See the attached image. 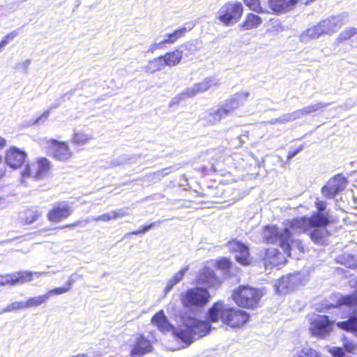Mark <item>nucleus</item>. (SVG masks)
<instances>
[{"instance_id": "1", "label": "nucleus", "mask_w": 357, "mask_h": 357, "mask_svg": "<svg viewBox=\"0 0 357 357\" xmlns=\"http://www.w3.org/2000/svg\"><path fill=\"white\" fill-rule=\"evenodd\" d=\"M206 319L212 323L221 322L231 329H241L249 322L250 315L242 309L229 306L224 301L218 300L208 309Z\"/></svg>"}, {"instance_id": "2", "label": "nucleus", "mask_w": 357, "mask_h": 357, "mask_svg": "<svg viewBox=\"0 0 357 357\" xmlns=\"http://www.w3.org/2000/svg\"><path fill=\"white\" fill-rule=\"evenodd\" d=\"M263 296L262 289L248 284H241L232 290L231 298L237 306L254 310L259 305Z\"/></svg>"}, {"instance_id": "3", "label": "nucleus", "mask_w": 357, "mask_h": 357, "mask_svg": "<svg viewBox=\"0 0 357 357\" xmlns=\"http://www.w3.org/2000/svg\"><path fill=\"white\" fill-rule=\"evenodd\" d=\"M333 222L328 213L315 212L310 217L293 218L289 222L288 229L298 233H308L313 226H328Z\"/></svg>"}, {"instance_id": "4", "label": "nucleus", "mask_w": 357, "mask_h": 357, "mask_svg": "<svg viewBox=\"0 0 357 357\" xmlns=\"http://www.w3.org/2000/svg\"><path fill=\"white\" fill-rule=\"evenodd\" d=\"M263 238L265 242L268 243H275L279 241L280 246L282 248L284 252L288 255H291V232L287 228H284L280 231L278 227L275 225H266L263 229Z\"/></svg>"}, {"instance_id": "5", "label": "nucleus", "mask_w": 357, "mask_h": 357, "mask_svg": "<svg viewBox=\"0 0 357 357\" xmlns=\"http://www.w3.org/2000/svg\"><path fill=\"white\" fill-rule=\"evenodd\" d=\"M211 298V296L207 288L195 287L183 293L180 300L185 307L202 308L209 303Z\"/></svg>"}, {"instance_id": "6", "label": "nucleus", "mask_w": 357, "mask_h": 357, "mask_svg": "<svg viewBox=\"0 0 357 357\" xmlns=\"http://www.w3.org/2000/svg\"><path fill=\"white\" fill-rule=\"evenodd\" d=\"M244 12L243 4L239 1H228L222 5L217 14V20L224 26H229L236 24Z\"/></svg>"}, {"instance_id": "7", "label": "nucleus", "mask_w": 357, "mask_h": 357, "mask_svg": "<svg viewBox=\"0 0 357 357\" xmlns=\"http://www.w3.org/2000/svg\"><path fill=\"white\" fill-rule=\"evenodd\" d=\"M210 321L191 319L185 328L178 331V337L184 342L190 343L195 337H202L207 335L211 330Z\"/></svg>"}, {"instance_id": "8", "label": "nucleus", "mask_w": 357, "mask_h": 357, "mask_svg": "<svg viewBox=\"0 0 357 357\" xmlns=\"http://www.w3.org/2000/svg\"><path fill=\"white\" fill-rule=\"evenodd\" d=\"M334 321L327 315L315 314L309 321V333L311 336L325 338L333 331Z\"/></svg>"}, {"instance_id": "9", "label": "nucleus", "mask_w": 357, "mask_h": 357, "mask_svg": "<svg viewBox=\"0 0 357 357\" xmlns=\"http://www.w3.org/2000/svg\"><path fill=\"white\" fill-rule=\"evenodd\" d=\"M156 340L149 338L144 333H137L132 340L129 351L130 357H143L154 351Z\"/></svg>"}, {"instance_id": "10", "label": "nucleus", "mask_w": 357, "mask_h": 357, "mask_svg": "<svg viewBox=\"0 0 357 357\" xmlns=\"http://www.w3.org/2000/svg\"><path fill=\"white\" fill-rule=\"evenodd\" d=\"M51 162L45 157H39L36 161L31 164H27L21 175L23 178L31 177L36 180H39L46 176L51 169Z\"/></svg>"}, {"instance_id": "11", "label": "nucleus", "mask_w": 357, "mask_h": 357, "mask_svg": "<svg viewBox=\"0 0 357 357\" xmlns=\"http://www.w3.org/2000/svg\"><path fill=\"white\" fill-rule=\"evenodd\" d=\"M50 155L55 160L67 162L73 158V152L66 141L50 139L47 142Z\"/></svg>"}, {"instance_id": "12", "label": "nucleus", "mask_w": 357, "mask_h": 357, "mask_svg": "<svg viewBox=\"0 0 357 357\" xmlns=\"http://www.w3.org/2000/svg\"><path fill=\"white\" fill-rule=\"evenodd\" d=\"M27 158L26 152L14 146H10L5 152L6 164L13 169L22 167Z\"/></svg>"}, {"instance_id": "13", "label": "nucleus", "mask_w": 357, "mask_h": 357, "mask_svg": "<svg viewBox=\"0 0 357 357\" xmlns=\"http://www.w3.org/2000/svg\"><path fill=\"white\" fill-rule=\"evenodd\" d=\"M347 183V181L344 176L340 174L335 175L323 186L321 192L326 198H333L345 188Z\"/></svg>"}, {"instance_id": "14", "label": "nucleus", "mask_w": 357, "mask_h": 357, "mask_svg": "<svg viewBox=\"0 0 357 357\" xmlns=\"http://www.w3.org/2000/svg\"><path fill=\"white\" fill-rule=\"evenodd\" d=\"M72 207L64 202H57L47 213V220L58 223L67 219L72 214Z\"/></svg>"}, {"instance_id": "15", "label": "nucleus", "mask_w": 357, "mask_h": 357, "mask_svg": "<svg viewBox=\"0 0 357 357\" xmlns=\"http://www.w3.org/2000/svg\"><path fill=\"white\" fill-rule=\"evenodd\" d=\"M339 26L334 19H325L307 30V35L311 38H318L325 33L336 31Z\"/></svg>"}, {"instance_id": "16", "label": "nucleus", "mask_w": 357, "mask_h": 357, "mask_svg": "<svg viewBox=\"0 0 357 357\" xmlns=\"http://www.w3.org/2000/svg\"><path fill=\"white\" fill-rule=\"evenodd\" d=\"M197 282L200 284L206 285L208 288H218L222 283L221 280L216 275L214 271L206 266L199 272Z\"/></svg>"}, {"instance_id": "17", "label": "nucleus", "mask_w": 357, "mask_h": 357, "mask_svg": "<svg viewBox=\"0 0 357 357\" xmlns=\"http://www.w3.org/2000/svg\"><path fill=\"white\" fill-rule=\"evenodd\" d=\"M239 101L237 98L233 97L228 99L225 103L216 110L209 113V116L213 122L220 121L223 116H226L233 112L239 107Z\"/></svg>"}, {"instance_id": "18", "label": "nucleus", "mask_w": 357, "mask_h": 357, "mask_svg": "<svg viewBox=\"0 0 357 357\" xmlns=\"http://www.w3.org/2000/svg\"><path fill=\"white\" fill-rule=\"evenodd\" d=\"M190 30V29H187L186 27H179L175 29L173 32L167 33L166 38L159 43L151 45V51L153 52L157 50L164 49L167 47V45L174 44L180 38H183Z\"/></svg>"}, {"instance_id": "19", "label": "nucleus", "mask_w": 357, "mask_h": 357, "mask_svg": "<svg viewBox=\"0 0 357 357\" xmlns=\"http://www.w3.org/2000/svg\"><path fill=\"white\" fill-rule=\"evenodd\" d=\"M229 244L232 246L233 250L238 252V255L236 256L237 262L244 266L251 264L252 259L250 256L248 246L236 240L229 241Z\"/></svg>"}, {"instance_id": "20", "label": "nucleus", "mask_w": 357, "mask_h": 357, "mask_svg": "<svg viewBox=\"0 0 357 357\" xmlns=\"http://www.w3.org/2000/svg\"><path fill=\"white\" fill-rule=\"evenodd\" d=\"M324 106L325 105L322 103L309 105L291 114H284L281 118L275 119V123H284L289 121H294L298 118L300 115H305L317 112L319 109H322Z\"/></svg>"}, {"instance_id": "21", "label": "nucleus", "mask_w": 357, "mask_h": 357, "mask_svg": "<svg viewBox=\"0 0 357 357\" xmlns=\"http://www.w3.org/2000/svg\"><path fill=\"white\" fill-rule=\"evenodd\" d=\"M263 259L266 266H277L285 262V258L282 252L276 248H267L264 251Z\"/></svg>"}, {"instance_id": "22", "label": "nucleus", "mask_w": 357, "mask_h": 357, "mask_svg": "<svg viewBox=\"0 0 357 357\" xmlns=\"http://www.w3.org/2000/svg\"><path fill=\"white\" fill-rule=\"evenodd\" d=\"M298 0H268V6L276 15L286 13L295 6Z\"/></svg>"}, {"instance_id": "23", "label": "nucleus", "mask_w": 357, "mask_h": 357, "mask_svg": "<svg viewBox=\"0 0 357 357\" xmlns=\"http://www.w3.org/2000/svg\"><path fill=\"white\" fill-rule=\"evenodd\" d=\"M263 23V19L254 13H248L243 20L239 24V29L243 31L256 29Z\"/></svg>"}, {"instance_id": "24", "label": "nucleus", "mask_w": 357, "mask_h": 357, "mask_svg": "<svg viewBox=\"0 0 357 357\" xmlns=\"http://www.w3.org/2000/svg\"><path fill=\"white\" fill-rule=\"evenodd\" d=\"M327 226H313L308 232L312 241L317 245H323L330 236V232L326 229Z\"/></svg>"}, {"instance_id": "25", "label": "nucleus", "mask_w": 357, "mask_h": 357, "mask_svg": "<svg viewBox=\"0 0 357 357\" xmlns=\"http://www.w3.org/2000/svg\"><path fill=\"white\" fill-rule=\"evenodd\" d=\"M165 66L170 68L178 65L183 59V52L178 47H176L173 50L167 52L165 54L161 55Z\"/></svg>"}, {"instance_id": "26", "label": "nucleus", "mask_w": 357, "mask_h": 357, "mask_svg": "<svg viewBox=\"0 0 357 357\" xmlns=\"http://www.w3.org/2000/svg\"><path fill=\"white\" fill-rule=\"evenodd\" d=\"M151 323L162 332L169 331L172 328L163 310H159L152 317Z\"/></svg>"}, {"instance_id": "27", "label": "nucleus", "mask_w": 357, "mask_h": 357, "mask_svg": "<svg viewBox=\"0 0 357 357\" xmlns=\"http://www.w3.org/2000/svg\"><path fill=\"white\" fill-rule=\"evenodd\" d=\"M42 213L43 212L38 206L29 207L24 210L21 221L24 225L32 224L39 219Z\"/></svg>"}, {"instance_id": "28", "label": "nucleus", "mask_w": 357, "mask_h": 357, "mask_svg": "<svg viewBox=\"0 0 357 357\" xmlns=\"http://www.w3.org/2000/svg\"><path fill=\"white\" fill-rule=\"evenodd\" d=\"M290 357H322V356L319 351L312 347H303L291 350Z\"/></svg>"}, {"instance_id": "29", "label": "nucleus", "mask_w": 357, "mask_h": 357, "mask_svg": "<svg viewBox=\"0 0 357 357\" xmlns=\"http://www.w3.org/2000/svg\"><path fill=\"white\" fill-rule=\"evenodd\" d=\"M165 67V62L160 55L149 60L146 65L144 66V69L146 73L153 74L162 70Z\"/></svg>"}, {"instance_id": "30", "label": "nucleus", "mask_w": 357, "mask_h": 357, "mask_svg": "<svg viewBox=\"0 0 357 357\" xmlns=\"http://www.w3.org/2000/svg\"><path fill=\"white\" fill-rule=\"evenodd\" d=\"M357 307V292L351 294L341 296L336 302V306Z\"/></svg>"}, {"instance_id": "31", "label": "nucleus", "mask_w": 357, "mask_h": 357, "mask_svg": "<svg viewBox=\"0 0 357 357\" xmlns=\"http://www.w3.org/2000/svg\"><path fill=\"white\" fill-rule=\"evenodd\" d=\"M337 327L348 332H357V317L351 316L349 319L337 323Z\"/></svg>"}, {"instance_id": "32", "label": "nucleus", "mask_w": 357, "mask_h": 357, "mask_svg": "<svg viewBox=\"0 0 357 357\" xmlns=\"http://www.w3.org/2000/svg\"><path fill=\"white\" fill-rule=\"evenodd\" d=\"M91 139V135L79 131L75 132L72 135L71 142L74 145L82 146L86 144Z\"/></svg>"}, {"instance_id": "33", "label": "nucleus", "mask_w": 357, "mask_h": 357, "mask_svg": "<svg viewBox=\"0 0 357 357\" xmlns=\"http://www.w3.org/2000/svg\"><path fill=\"white\" fill-rule=\"evenodd\" d=\"M48 300L46 294L39 295L34 297H31L24 301L25 308H31L38 307Z\"/></svg>"}, {"instance_id": "34", "label": "nucleus", "mask_w": 357, "mask_h": 357, "mask_svg": "<svg viewBox=\"0 0 357 357\" xmlns=\"http://www.w3.org/2000/svg\"><path fill=\"white\" fill-rule=\"evenodd\" d=\"M15 284L30 282L33 280V273L27 271H21L13 273Z\"/></svg>"}, {"instance_id": "35", "label": "nucleus", "mask_w": 357, "mask_h": 357, "mask_svg": "<svg viewBox=\"0 0 357 357\" xmlns=\"http://www.w3.org/2000/svg\"><path fill=\"white\" fill-rule=\"evenodd\" d=\"M188 270V266L183 267L179 271L176 273L167 282L165 287L167 291H169L178 282H179L183 278L185 273Z\"/></svg>"}, {"instance_id": "36", "label": "nucleus", "mask_w": 357, "mask_h": 357, "mask_svg": "<svg viewBox=\"0 0 357 357\" xmlns=\"http://www.w3.org/2000/svg\"><path fill=\"white\" fill-rule=\"evenodd\" d=\"M244 4L252 11L256 13H268L262 6L260 0H243Z\"/></svg>"}, {"instance_id": "37", "label": "nucleus", "mask_w": 357, "mask_h": 357, "mask_svg": "<svg viewBox=\"0 0 357 357\" xmlns=\"http://www.w3.org/2000/svg\"><path fill=\"white\" fill-rule=\"evenodd\" d=\"M126 215V213L120 211H113L110 213H104L101 215L94 218V220L96 222H109L112 220L116 219L120 217Z\"/></svg>"}, {"instance_id": "38", "label": "nucleus", "mask_w": 357, "mask_h": 357, "mask_svg": "<svg viewBox=\"0 0 357 357\" xmlns=\"http://www.w3.org/2000/svg\"><path fill=\"white\" fill-rule=\"evenodd\" d=\"M73 284V280H68L64 287H56L49 290L45 293L47 296V298H49L52 296L59 295L68 291L71 289Z\"/></svg>"}, {"instance_id": "39", "label": "nucleus", "mask_w": 357, "mask_h": 357, "mask_svg": "<svg viewBox=\"0 0 357 357\" xmlns=\"http://www.w3.org/2000/svg\"><path fill=\"white\" fill-rule=\"evenodd\" d=\"M355 35H357V28L349 27L342 31L337 37L339 43H344L347 40L351 39Z\"/></svg>"}, {"instance_id": "40", "label": "nucleus", "mask_w": 357, "mask_h": 357, "mask_svg": "<svg viewBox=\"0 0 357 357\" xmlns=\"http://www.w3.org/2000/svg\"><path fill=\"white\" fill-rule=\"evenodd\" d=\"M215 266L217 269L229 271L231 267V262L226 257H221L215 261Z\"/></svg>"}, {"instance_id": "41", "label": "nucleus", "mask_w": 357, "mask_h": 357, "mask_svg": "<svg viewBox=\"0 0 357 357\" xmlns=\"http://www.w3.org/2000/svg\"><path fill=\"white\" fill-rule=\"evenodd\" d=\"M0 285L1 286L15 285L13 273L1 275H0Z\"/></svg>"}, {"instance_id": "42", "label": "nucleus", "mask_w": 357, "mask_h": 357, "mask_svg": "<svg viewBox=\"0 0 357 357\" xmlns=\"http://www.w3.org/2000/svg\"><path fill=\"white\" fill-rule=\"evenodd\" d=\"M22 309H26L24 301H19L14 302L8 305L5 309H3V312H11V311H17Z\"/></svg>"}, {"instance_id": "43", "label": "nucleus", "mask_w": 357, "mask_h": 357, "mask_svg": "<svg viewBox=\"0 0 357 357\" xmlns=\"http://www.w3.org/2000/svg\"><path fill=\"white\" fill-rule=\"evenodd\" d=\"M17 36V31H13L11 32L8 33L1 39V40L0 41V45L2 47H4L9 42L13 40Z\"/></svg>"}, {"instance_id": "44", "label": "nucleus", "mask_w": 357, "mask_h": 357, "mask_svg": "<svg viewBox=\"0 0 357 357\" xmlns=\"http://www.w3.org/2000/svg\"><path fill=\"white\" fill-rule=\"evenodd\" d=\"M329 351L333 357H344L345 355L344 349L339 347H333Z\"/></svg>"}, {"instance_id": "45", "label": "nucleus", "mask_w": 357, "mask_h": 357, "mask_svg": "<svg viewBox=\"0 0 357 357\" xmlns=\"http://www.w3.org/2000/svg\"><path fill=\"white\" fill-rule=\"evenodd\" d=\"M155 225L156 222H152L149 225H143L139 229L133 231L132 234L135 235L144 234L150 229H151L153 227H154Z\"/></svg>"}, {"instance_id": "46", "label": "nucleus", "mask_w": 357, "mask_h": 357, "mask_svg": "<svg viewBox=\"0 0 357 357\" xmlns=\"http://www.w3.org/2000/svg\"><path fill=\"white\" fill-rule=\"evenodd\" d=\"M314 206L317 209V212L322 213V211H325L326 208V202L322 200L317 199Z\"/></svg>"}, {"instance_id": "47", "label": "nucleus", "mask_w": 357, "mask_h": 357, "mask_svg": "<svg viewBox=\"0 0 357 357\" xmlns=\"http://www.w3.org/2000/svg\"><path fill=\"white\" fill-rule=\"evenodd\" d=\"M6 174V168L3 165V158L2 156L0 155V180H1Z\"/></svg>"}, {"instance_id": "48", "label": "nucleus", "mask_w": 357, "mask_h": 357, "mask_svg": "<svg viewBox=\"0 0 357 357\" xmlns=\"http://www.w3.org/2000/svg\"><path fill=\"white\" fill-rule=\"evenodd\" d=\"M81 224H82V221L77 220V221L74 222L73 223L66 224V225H64L63 226H61L59 228L60 229H71V228L75 227L77 226H79Z\"/></svg>"}, {"instance_id": "49", "label": "nucleus", "mask_w": 357, "mask_h": 357, "mask_svg": "<svg viewBox=\"0 0 357 357\" xmlns=\"http://www.w3.org/2000/svg\"><path fill=\"white\" fill-rule=\"evenodd\" d=\"M355 348H356V346L352 343L346 342L344 344V349L349 353L353 352L354 350L355 349Z\"/></svg>"}, {"instance_id": "50", "label": "nucleus", "mask_w": 357, "mask_h": 357, "mask_svg": "<svg viewBox=\"0 0 357 357\" xmlns=\"http://www.w3.org/2000/svg\"><path fill=\"white\" fill-rule=\"evenodd\" d=\"M6 145H7L6 140L3 137H0V149H3Z\"/></svg>"}, {"instance_id": "51", "label": "nucleus", "mask_w": 357, "mask_h": 357, "mask_svg": "<svg viewBox=\"0 0 357 357\" xmlns=\"http://www.w3.org/2000/svg\"><path fill=\"white\" fill-rule=\"evenodd\" d=\"M198 172H202L203 173H206L208 172V168L206 167H200L197 169Z\"/></svg>"}, {"instance_id": "52", "label": "nucleus", "mask_w": 357, "mask_h": 357, "mask_svg": "<svg viewBox=\"0 0 357 357\" xmlns=\"http://www.w3.org/2000/svg\"><path fill=\"white\" fill-rule=\"evenodd\" d=\"M297 152H298V150L295 151H294V152H293V153H289V157H292V156H294V155H296V153Z\"/></svg>"}]
</instances>
